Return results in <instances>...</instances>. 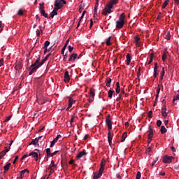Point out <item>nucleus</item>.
I'll use <instances>...</instances> for the list:
<instances>
[{
  "label": "nucleus",
  "instance_id": "nucleus-51",
  "mask_svg": "<svg viewBox=\"0 0 179 179\" xmlns=\"http://www.w3.org/2000/svg\"><path fill=\"white\" fill-rule=\"evenodd\" d=\"M162 121L160 120H158L157 122V127H161L162 125Z\"/></svg>",
  "mask_w": 179,
  "mask_h": 179
},
{
  "label": "nucleus",
  "instance_id": "nucleus-64",
  "mask_svg": "<svg viewBox=\"0 0 179 179\" xmlns=\"http://www.w3.org/2000/svg\"><path fill=\"white\" fill-rule=\"evenodd\" d=\"M152 149V148L151 147H150V148H148L147 149L146 151H147L148 152H151Z\"/></svg>",
  "mask_w": 179,
  "mask_h": 179
},
{
  "label": "nucleus",
  "instance_id": "nucleus-18",
  "mask_svg": "<svg viewBox=\"0 0 179 179\" xmlns=\"http://www.w3.org/2000/svg\"><path fill=\"white\" fill-rule=\"evenodd\" d=\"M115 92L117 94H120L121 92V88H120V84L119 82L116 83V89H115Z\"/></svg>",
  "mask_w": 179,
  "mask_h": 179
},
{
  "label": "nucleus",
  "instance_id": "nucleus-15",
  "mask_svg": "<svg viewBox=\"0 0 179 179\" xmlns=\"http://www.w3.org/2000/svg\"><path fill=\"white\" fill-rule=\"evenodd\" d=\"M57 8H54L53 10L50 13V17L54 18L55 15H57L58 14Z\"/></svg>",
  "mask_w": 179,
  "mask_h": 179
},
{
  "label": "nucleus",
  "instance_id": "nucleus-60",
  "mask_svg": "<svg viewBox=\"0 0 179 179\" xmlns=\"http://www.w3.org/2000/svg\"><path fill=\"white\" fill-rule=\"evenodd\" d=\"M75 163V160H73V159H71V160H70L69 162V164H73Z\"/></svg>",
  "mask_w": 179,
  "mask_h": 179
},
{
  "label": "nucleus",
  "instance_id": "nucleus-61",
  "mask_svg": "<svg viewBox=\"0 0 179 179\" xmlns=\"http://www.w3.org/2000/svg\"><path fill=\"white\" fill-rule=\"evenodd\" d=\"M36 141H35V140H32L31 142V143H30L29 145H36Z\"/></svg>",
  "mask_w": 179,
  "mask_h": 179
},
{
  "label": "nucleus",
  "instance_id": "nucleus-11",
  "mask_svg": "<svg viewBox=\"0 0 179 179\" xmlns=\"http://www.w3.org/2000/svg\"><path fill=\"white\" fill-rule=\"evenodd\" d=\"M85 155H87L86 150H83V151H81L78 153V155L76 156V159H80L81 157H83V156H85Z\"/></svg>",
  "mask_w": 179,
  "mask_h": 179
},
{
  "label": "nucleus",
  "instance_id": "nucleus-2",
  "mask_svg": "<svg viewBox=\"0 0 179 179\" xmlns=\"http://www.w3.org/2000/svg\"><path fill=\"white\" fill-rule=\"evenodd\" d=\"M106 160L103 159L101 161V167L99 172L94 173L93 179H99L103 176L104 169H105Z\"/></svg>",
  "mask_w": 179,
  "mask_h": 179
},
{
  "label": "nucleus",
  "instance_id": "nucleus-20",
  "mask_svg": "<svg viewBox=\"0 0 179 179\" xmlns=\"http://www.w3.org/2000/svg\"><path fill=\"white\" fill-rule=\"evenodd\" d=\"M94 96H95V94H94V89H91L90 90V97H91V101H93L94 99Z\"/></svg>",
  "mask_w": 179,
  "mask_h": 179
},
{
  "label": "nucleus",
  "instance_id": "nucleus-46",
  "mask_svg": "<svg viewBox=\"0 0 179 179\" xmlns=\"http://www.w3.org/2000/svg\"><path fill=\"white\" fill-rule=\"evenodd\" d=\"M176 100H179V94H177L176 96H173V103H175Z\"/></svg>",
  "mask_w": 179,
  "mask_h": 179
},
{
  "label": "nucleus",
  "instance_id": "nucleus-1",
  "mask_svg": "<svg viewBox=\"0 0 179 179\" xmlns=\"http://www.w3.org/2000/svg\"><path fill=\"white\" fill-rule=\"evenodd\" d=\"M35 63H33V64H31V66H30L29 67V75L31 76L34 72H36L37 70L42 66L44 63L46 62V60L43 58L41 61V55H38L36 56H35ZM41 61V62H40Z\"/></svg>",
  "mask_w": 179,
  "mask_h": 179
},
{
  "label": "nucleus",
  "instance_id": "nucleus-50",
  "mask_svg": "<svg viewBox=\"0 0 179 179\" xmlns=\"http://www.w3.org/2000/svg\"><path fill=\"white\" fill-rule=\"evenodd\" d=\"M56 141L55 140H53L52 142H51V144H50V148H52L55 146V145L56 144Z\"/></svg>",
  "mask_w": 179,
  "mask_h": 179
},
{
  "label": "nucleus",
  "instance_id": "nucleus-4",
  "mask_svg": "<svg viewBox=\"0 0 179 179\" xmlns=\"http://www.w3.org/2000/svg\"><path fill=\"white\" fill-rule=\"evenodd\" d=\"M112 8H113V6L111 3H108V4H106V6H105V9H103V10L102 11V15H107L108 14L111 13Z\"/></svg>",
  "mask_w": 179,
  "mask_h": 179
},
{
  "label": "nucleus",
  "instance_id": "nucleus-39",
  "mask_svg": "<svg viewBox=\"0 0 179 179\" xmlns=\"http://www.w3.org/2000/svg\"><path fill=\"white\" fill-rule=\"evenodd\" d=\"M49 167H57V165L55 164V162L53 160L51 161L50 165Z\"/></svg>",
  "mask_w": 179,
  "mask_h": 179
},
{
  "label": "nucleus",
  "instance_id": "nucleus-32",
  "mask_svg": "<svg viewBox=\"0 0 179 179\" xmlns=\"http://www.w3.org/2000/svg\"><path fill=\"white\" fill-rule=\"evenodd\" d=\"M46 154H47V157H50V155H51V150H50V148H47V149H46Z\"/></svg>",
  "mask_w": 179,
  "mask_h": 179
},
{
  "label": "nucleus",
  "instance_id": "nucleus-9",
  "mask_svg": "<svg viewBox=\"0 0 179 179\" xmlns=\"http://www.w3.org/2000/svg\"><path fill=\"white\" fill-rule=\"evenodd\" d=\"M46 99L43 96H41L40 97H38V103L39 105H43L45 103Z\"/></svg>",
  "mask_w": 179,
  "mask_h": 179
},
{
  "label": "nucleus",
  "instance_id": "nucleus-57",
  "mask_svg": "<svg viewBox=\"0 0 179 179\" xmlns=\"http://www.w3.org/2000/svg\"><path fill=\"white\" fill-rule=\"evenodd\" d=\"M19 15H24V13L23 11L20 9L19 11H18V13H17Z\"/></svg>",
  "mask_w": 179,
  "mask_h": 179
},
{
  "label": "nucleus",
  "instance_id": "nucleus-35",
  "mask_svg": "<svg viewBox=\"0 0 179 179\" xmlns=\"http://www.w3.org/2000/svg\"><path fill=\"white\" fill-rule=\"evenodd\" d=\"M169 0H166L165 2L164 3L163 6H162V8L164 9L167 5L169 4Z\"/></svg>",
  "mask_w": 179,
  "mask_h": 179
},
{
  "label": "nucleus",
  "instance_id": "nucleus-53",
  "mask_svg": "<svg viewBox=\"0 0 179 179\" xmlns=\"http://www.w3.org/2000/svg\"><path fill=\"white\" fill-rule=\"evenodd\" d=\"M73 104L69 103V106H68V108H66V110L69 111V109H71V108H72V106H73Z\"/></svg>",
  "mask_w": 179,
  "mask_h": 179
},
{
  "label": "nucleus",
  "instance_id": "nucleus-10",
  "mask_svg": "<svg viewBox=\"0 0 179 179\" xmlns=\"http://www.w3.org/2000/svg\"><path fill=\"white\" fill-rule=\"evenodd\" d=\"M166 111L167 108H166V106H164V107L162 109V115L164 118L168 117L169 113H167Z\"/></svg>",
  "mask_w": 179,
  "mask_h": 179
},
{
  "label": "nucleus",
  "instance_id": "nucleus-13",
  "mask_svg": "<svg viewBox=\"0 0 179 179\" xmlns=\"http://www.w3.org/2000/svg\"><path fill=\"white\" fill-rule=\"evenodd\" d=\"M71 80V78H69V72L66 71L64 73V82L69 83Z\"/></svg>",
  "mask_w": 179,
  "mask_h": 179
},
{
  "label": "nucleus",
  "instance_id": "nucleus-54",
  "mask_svg": "<svg viewBox=\"0 0 179 179\" xmlns=\"http://www.w3.org/2000/svg\"><path fill=\"white\" fill-rule=\"evenodd\" d=\"M160 90H161L160 85H158L157 90V94H159Z\"/></svg>",
  "mask_w": 179,
  "mask_h": 179
},
{
  "label": "nucleus",
  "instance_id": "nucleus-55",
  "mask_svg": "<svg viewBox=\"0 0 179 179\" xmlns=\"http://www.w3.org/2000/svg\"><path fill=\"white\" fill-rule=\"evenodd\" d=\"M2 66H3V58H1L0 59V67Z\"/></svg>",
  "mask_w": 179,
  "mask_h": 179
},
{
  "label": "nucleus",
  "instance_id": "nucleus-31",
  "mask_svg": "<svg viewBox=\"0 0 179 179\" xmlns=\"http://www.w3.org/2000/svg\"><path fill=\"white\" fill-rule=\"evenodd\" d=\"M6 155V152L3 150L0 152V159L3 158Z\"/></svg>",
  "mask_w": 179,
  "mask_h": 179
},
{
  "label": "nucleus",
  "instance_id": "nucleus-48",
  "mask_svg": "<svg viewBox=\"0 0 179 179\" xmlns=\"http://www.w3.org/2000/svg\"><path fill=\"white\" fill-rule=\"evenodd\" d=\"M148 116L149 118H152V110L149 111Z\"/></svg>",
  "mask_w": 179,
  "mask_h": 179
},
{
  "label": "nucleus",
  "instance_id": "nucleus-23",
  "mask_svg": "<svg viewBox=\"0 0 179 179\" xmlns=\"http://www.w3.org/2000/svg\"><path fill=\"white\" fill-rule=\"evenodd\" d=\"M113 93H114L113 90H108V99H113Z\"/></svg>",
  "mask_w": 179,
  "mask_h": 179
},
{
  "label": "nucleus",
  "instance_id": "nucleus-49",
  "mask_svg": "<svg viewBox=\"0 0 179 179\" xmlns=\"http://www.w3.org/2000/svg\"><path fill=\"white\" fill-rule=\"evenodd\" d=\"M158 70H154V78H155V79L157 78V74L159 73L158 72Z\"/></svg>",
  "mask_w": 179,
  "mask_h": 179
},
{
  "label": "nucleus",
  "instance_id": "nucleus-56",
  "mask_svg": "<svg viewBox=\"0 0 179 179\" xmlns=\"http://www.w3.org/2000/svg\"><path fill=\"white\" fill-rule=\"evenodd\" d=\"M157 65H158L157 63H155V64L154 71H158Z\"/></svg>",
  "mask_w": 179,
  "mask_h": 179
},
{
  "label": "nucleus",
  "instance_id": "nucleus-34",
  "mask_svg": "<svg viewBox=\"0 0 179 179\" xmlns=\"http://www.w3.org/2000/svg\"><path fill=\"white\" fill-rule=\"evenodd\" d=\"M47 170H50V173L52 174L55 173V169L52 168V166H49Z\"/></svg>",
  "mask_w": 179,
  "mask_h": 179
},
{
  "label": "nucleus",
  "instance_id": "nucleus-27",
  "mask_svg": "<svg viewBox=\"0 0 179 179\" xmlns=\"http://www.w3.org/2000/svg\"><path fill=\"white\" fill-rule=\"evenodd\" d=\"M10 166H11L10 163H8L6 166H4L5 172H7L8 170H9Z\"/></svg>",
  "mask_w": 179,
  "mask_h": 179
},
{
  "label": "nucleus",
  "instance_id": "nucleus-33",
  "mask_svg": "<svg viewBox=\"0 0 179 179\" xmlns=\"http://www.w3.org/2000/svg\"><path fill=\"white\" fill-rule=\"evenodd\" d=\"M63 55H64L63 61H64V62H66V59H68V52H66L65 53V55L64 54Z\"/></svg>",
  "mask_w": 179,
  "mask_h": 179
},
{
  "label": "nucleus",
  "instance_id": "nucleus-40",
  "mask_svg": "<svg viewBox=\"0 0 179 179\" xmlns=\"http://www.w3.org/2000/svg\"><path fill=\"white\" fill-rule=\"evenodd\" d=\"M98 7H99V3L97 1V2H96L95 8H94V13H97Z\"/></svg>",
  "mask_w": 179,
  "mask_h": 179
},
{
  "label": "nucleus",
  "instance_id": "nucleus-45",
  "mask_svg": "<svg viewBox=\"0 0 179 179\" xmlns=\"http://www.w3.org/2000/svg\"><path fill=\"white\" fill-rule=\"evenodd\" d=\"M11 119V115L6 117V118L3 120V122H7Z\"/></svg>",
  "mask_w": 179,
  "mask_h": 179
},
{
  "label": "nucleus",
  "instance_id": "nucleus-6",
  "mask_svg": "<svg viewBox=\"0 0 179 179\" xmlns=\"http://www.w3.org/2000/svg\"><path fill=\"white\" fill-rule=\"evenodd\" d=\"M44 8V3H39V12L41 13V15L46 18H49L48 14L45 13Z\"/></svg>",
  "mask_w": 179,
  "mask_h": 179
},
{
  "label": "nucleus",
  "instance_id": "nucleus-5",
  "mask_svg": "<svg viewBox=\"0 0 179 179\" xmlns=\"http://www.w3.org/2000/svg\"><path fill=\"white\" fill-rule=\"evenodd\" d=\"M64 4H66V1L65 0H55V8L57 10L61 9Z\"/></svg>",
  "mask_w": 179,
  "mask_h": 179
},
{
  "label": "nucleus",
  "instance_id": "nucleus-25",
  "mask_svg": "<svg viewBox=\"0 0 179 179\" xmlns=\"http://www.w3.org/2000/svg\"><path fill=\"white\" fill-rule=\"evenodd\" d=\"M164 74H165L164 67H163V70L161 72V76H160V79H159L160 82H162L163 80Z\"/></svg>",
  "mask_w": 179,
  "mask_h": 179
},
{
  "label": "nucleus",
  "instance_id": "nucleus-52",
  "mask_svg": "<svg viewBox=\"0 0 179 179\" xmlns=\"http://www.w3.org/2000/svg\"><path fill=\"white\" fill-rule=\"evenodd\" d=\"M86 13V11L85 10H84L83 11V14H82V15H81V17H80V22H81V20H82V19L83 18V17H84V15H85V14Z\"/></svg>",
  "mask_w": 179,
  "mask_h": 179
},
{
  "label": "nucleus",
  "instance_id": "nucleus-36",
  "mask_svg": "<svg viewBox=\"0 0 179 179\" xmlns=\"http://www.w3.org/2000/svg\"><path fill=\"white\" fill-rule=\"evenodd\" d=\"M141 178H142V175L141 174L140 171H138L137 174H136V179H141Z\"/></svg>",
  "mask_w": 179,
  "mask_h": 179
},
{
  "label": "nucleus",
  "instance_id": "nucleus-41",
  "mask_svg": "<svg viewBox=\"0 0 179 179\" xmlns=\"http://www.w3.org/2000/svg\"><path fill=\"white\" fill-rule=\"evenodd\" d=\"M62 138L61 134H58L57 136V137L54 139V141L57 143L59 140V138Z\"/></svg>",
  "mask_w": 179,
  "mask_h": 179
},
{
  "label": "nucleus",
  "instance_id": "nucleus-38",
  "mask_svg": "<svg viewBox=\"0 0 179 179\" xmlns=\"http://www.w3.org/2000/svg\"><path fill=\"white\" fill-rule=\"evenodd\" d=\"M5 26V24H3L2 23V21H0V33L1 31H2V30H3V27Z\"/></svg>",
  "mask_w": 179,
  "mask_h": 179
},
{
  "label": "nucleus",
  "instance_id": "nucleus-59",
  "mask_svg": "<svg viewBox=\"0 0 179 179\" xmlns=\"http://www.w3.org/2000/svg\"><path fill=\"white\" fill-rule=\"evenodd\" d=\"M42 138V136H39V138H35V143H38V141Z\"/></svg>",
  "mask_w": 179,
  "mask_h": 179
},
{
  "label": "nucleus",
  "instance_id": "nucleus-21",
  "mask_svg": "<svg viewBox=\"0 0 179 179\" xmlns=\"http://www.w3.org/2000/svg\"><path fill=\"white\" fill-rule=\"evenodd\" d=\"M127 138V132L123 133L120 142L124 143Z\"/></svg>",
  "mask_w": 179,
  "mask_h": 179
},
{
  "label": "nucleus",
  "instance_id": "nucleus-58",
  "mask_svg": "<svg viewBox=\"0 0 179 179\" xmlns=\"http://www.w3.org/2000/svg\"><path fill=\"white\" fill-rule=\"evenodd\" d=\"M58 152H59V151H55V152L51 153L50 157H53V156H55V155L57 154Z\"/></svg>",
  "mask_w": 179,
  "mask_h": 179
},
{
  "label": "nucleus",
  "instance_id": "nucleus-7",
  "mask_svg": "<svg viewBox=\"0 0 179 179\" xmlns=\"http://www.w3.org/2000/svg\"><path fill=\"white\" fill-rule=\"evenodd\" d=\"M106 125H108V130L111 131L112 125H113V121L110 119V114H108V116H106Z\"/></svg>",
  "mask_w": 179,
  "mask_h": 179
},
{
  "label": "nucleus",
  "instance_id": "nucleus-22",
  "mask_svg": "<svg viewBox=\"0 0 179 179\" xmlns=\"http://www.w3.org/2000/svg\"><path fill=\"white\" fill-rule=\"evenodd\" d=\"M160 131H161L162 134H164L165 133L167 132V129L165 127V126L162 125L161 127V130Z\"/></svg>",
  "mask_w": 179,
  "mask_h": 179
},
{
  "label": "nucleus",
  "instance_id": "nucleus-30",
  "mask_svg": "<svg viewBox=\"0 0 179 179\" xmlns=\"http://www.w3.org/2000/svg\"><path fill=\"white\" fill-rule=\"evenodd\" d=\"M119 2V0H110V1L109 2L111 5L114 6L117 4Z\"/></svg>",
  "mask_w": 179,
  "mask_h": 179
},
{
  "label": "nucleus",
  "instance_id": "nucleus-3",
  "mask_svg": "<svg viewBox=\"0 0 179 179\" xmlns=\"http://www.w3.org/2000/svg\"><path fill=\"white\" fill-rule=\"evenodd\" d=\"M125 14L122 13L119 17V20L116 22V29H120L124 25Z\"/></svg>",
  "mask_w": 179,
  "mask_h": 179
},
{
  "label": "nucleus",
  "instance_id": "nucleus-29",
  "mask_svg": "<svg viewBox=\"0 0 179 179\" xmlns=\"http://www.w3.org/2000/svg\"><path fill=\"white\" fill-rule=\"evenodd\" d=\"M110 41H111V36H109L108 38V40H106V45L107 46H110L112 45Z\"/></svg>",
  "mask_w": 179,
  "mask_h": 179
},
{
  "label": "nucleus",
  "instance_id": "nucleus-24",
  "mask_svg": "<svg viewBox=\"0 0 179 179\" xmlns=\"http://www.w3.org/2000/svg\"><path fill=\"white\" fill-rule=\"evenodd\" d=\"M154 57H155L154 53H150V60H149V62L148 63V65L150 64L152 62Z\"/></svg>",
  "mask_w": 179,
  "mask_h": 179
},
{
  "label": "nucleus",
  "instance_id": "nucleus-16",
  "mask_svg": "<svg viewBox=\"0 0 179 179\" xmlns=\"http://www.w3.org/2000/svg\"><path fill=\"white\" fill-rule=\"evenodd\" d=\"M112 140H113V136L111 134V131H110V130H108V142L109 145H111Z\"/></svg>",
  "mask_w": 179,
  "mask_h": 179
},
{
  "label": "nucleus",
  "instance_id": "nucleus-17",
  "mask_svg": "<svg viewBox=\"0 0 179 179\" xmlns=\"http://www.w3.org/2000/svg\"><path fill=\"white\" fill-rule=\"evenodd\" d=\"M126 58H127V64L130 65L131 62V55L129 53H128L127 54Z\"/></svg>",
  "mask_w": 179,
  "mask_h": 179
},
{
  "label": "nucleus",
  "instance_id": "nucleus-12",
  "mask_svg": "<svg viewBox=\"0 0 179 179\" xmlns=\"http://www.w3.org/2000/svg\"><path fill=\"white\" fill-rule=\"evenodd\" d=\"M148 132L149 133L148 138H152V137H153V130L151 127V125H149Z\"/></svg>",
  "mask_w": 179,
  "mask_h": 179
},
{
  "label": "nucleus",
  "instance_id": "nucleus-26",
  "mask_svg": "<svg viewBox=\"0 0 179 179\" xmlns=\"http://www.w3.org/2000/svg\"><path fill=\"white\" fill-rule=\"evenodd\" d=\"M111 82H112L111 78H106V86H107L108 87H110V83H111Z\"/></svg>",
  "mask_w": 179,
  "mask_h": 179
},
{
  "label": "nucleus",
  "instance_id": "nucleus-14",
  "mask_svg": "<svg viewBox=\"0 0 179 179\" xmlns=\"http://www.w3.org/2000/svg\"><path fill=\"white\" fill-rule=\"evenodd\" d=\"M78 55L76 53H73L70 55V57L69 59V62H75V59L77 57Z\"/></svg>",
  "mask_w": 179,
  "mask_h": 179
},
{
  "label": "nucleus",
  "instance_id": "nucleus-43",
  "mask_svg": "<svg viewBox=\"0 0 179 179\" xmlns=\"http://www.w3.org/2000/svg\"><path fill=\"white\" fill-rule=\"evenodd\" d=\"M68 49H69V52L71 53L73 51V47H72L71 45H69L68 46Z\"/></svg>",
  "mask_w": 179,
  "mask_h": 179
},
{
  "label": "nucleus",
  "instance_id": "nucleus-19",
  "mask_svg": "<svg viewBox=\"0 0 179 179\" xmlns=\"http://www.w3.org/2000/svg\"><path fill=\"white\" fill-rule=\"evenodd\" d=\"M29 156H33L35 158V161L38 160V154L36 152H31Z\"/></svg>",
  "mask_w": 179,
  "mask_h": 179
},
{
  "label": "nucleus",
  "instance_id": "nucleus-62",
  "mask_svg": "<svg viewBox=\"0 0 179 179\" xmlns=\"http://www.w3.org/2000/svg\"><path fill=\"white\" fill-rule=\"evenodd\" d=\"M158 160V158L156 157V159L152 163V166H155V163L157 162V161Z\"/></svg>",
  "mask_w": 179,
  "mask_h": 179
},
{
  "label": "nucleus",
  "instance_id": "nucleus-37",
  "mask_svg": "<svg viewBox=\"0 0 179 179\" xmlns=\"http://www.w3.org/2000/svg\"><path fill=\"white\" fill-rule=\"evenodd\" d=\"M75 103V100L72 97H69V103L73 104Z\"/></svg>",
  "mask_w": 179,
  "mask_h": 179
},
{
  "label": "nucleus",
  "instance_id": "nucleus-42",
  "mask_svg": "<svg viewBox=\"0 0 179 179\" xmlns=\"http://www.w3.org/2000/svg\"><path fill=\"white\" fill-rule=\"evenodd\" d=\"M166 58H167V55H166V52H164L163 57H162V60H163V62H165L166 59Z\"/></svg>",
  "mask_w": 179,
  "mask_h": 179
},
{
  "label": "nucleus",
  "instance_id": "nucleus-28",
  "mask_svg": "<svg viewBox=\"0 0 179 179\" xmlns=\"http://www.w3.org/2000/svg\"><path fill=\"white\" fill-rule=\"evenodd\" d=\"M50 45V42L49 41H46L44 43V45L43 46V48H48V47Z\"/></svg>",
  "mask_w": 179,
  "mask_h": 179
},
{
  "label": "nucleus",
  "instance_id": "nucleus-63",
  "mask_svg": "<svg viewBox=\"0 0 179 179\" xmlns=\"http://www.w3.org/2000/svg\"><path fill=\"white\" fill-rule=\"evenodd\" d=\"M9 149H10L9 148H8L7 147H6L5 150H3V151H4L6 153V152H8L9 151Z\"/></svg>",
  "mask_w": 179,
  "mask_h": 179
},
{
  "label": "nucleus",
  "instance_id": "nucleus-8",
  "mask_svg": "<svg viewBox=\"0 0 179 179\" xmlns=\"http://www.w3.org/2000/svg\"><path fill=\"white\" fill-rule=\"evenodd\" d=\"M173 157H169L168 155H165L164 159H163V162L166 164H170L172 162Z\"/></svg>",
  "mask_w": 179,
  "mask_h": 179
},
{
  "label": "nucleus",
  "instance_id": "nucleus-47",
  "mask_svg": "<svg viewBox=\"0 0 179 179\" xmlns=\"http://www.w3.org/2000/svg\"><path fill=\"white\" fill-rule=\"evenodd\" d=\"M165 38L168 41L171 39V35L169 32L166 34V36H165Z\"/></svg>",
  "mask_w": 179,
  "mask_h": 179
},
{
  "label": "nucleus",
  "instance_id": "nucleus-44",
  "mask_svg": "<svg viewBox=\"0 0 179 179\" xmlns=\"http://www.w3.org/2000/svg\"><path fill=\"white\" fill-rule=\"evenodd\" d=\"M139 41H141V38H139V36H136L135 37V43H139Z\"/></svg>",
  "mask_w": 179,
  "mask_h": 179
}]
</instances>
